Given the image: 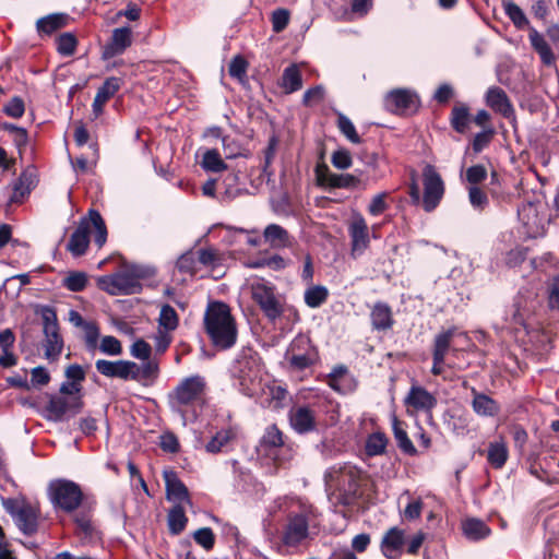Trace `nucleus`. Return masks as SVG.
Wrapping results in <instances>:
<instances>
[{
    "mask_svg": "<svg viewBox=\"0 0 559 559\" xmlns=\"http://www.w3.org/2000/svg\"><path fill=\"white\" fill-rule=\"evenodd\" d=\"M321 513L309 502H292L281 531V540L288 548H297L313 540L321 530Z\"/></svg>",
    "mask_w": 559,
    "mask_h": 559,
    "instance_id": "1",
    "label": "nucleus"
},
{
    "mask_svg": "<svg viewBox=\"0 0 559 559\" xmlns=\"http://www.w3.org/2000/svg\"><path fill=\"white\" fill-rule=\"evenodd\" d=\"M205 331L216 348L229 349L237 341V325L230 308L222 301L210 302L204 314Z\"/></svg>",
    "mask_w": 559,
    "mask_h": 559,
    "instance_id": "2",
    "label": "nucleus"
},
{
    "mask_svg": "<svg viewBox=\"0 0 559 559\" xmlns=\"http://www.w3.org/2000/svg\"><path fill=\"white\" fill-rule=\"evenodd\" d=\"M258 354L252 348H243L237 356L231 376L234 385L246 396L254 397L261 388V368Z\"/></svg>",
    "mask_w": 559,
    "mask_h": 559,
    "instance_id": "3",
    "label": "nucleus"
},
{
    "mask_svg": "<svg viewBox=\"0 0 559 559\" xmlns=\"http://www.w3.org/2000/svg\"><path fill=\"white\" fill-rule=\"evenodd\" d=\"M205 380L201 376H190L182 379L167 395L171 411L186 417L189 408H193L203 402Z\"/></svg>",
    "mask_w": 559,
    "mask_h": 559,
    "instance_id": "4",
    "label": "nucleus"
},
{
    "mask_svg": "<svg viewBox=\"0 0 559 559\" xmlns=\"http://www.w3.org/2000/svg\"><path fill=\"white\" fill-rule=\"evenodd\" d=\"M503 9L506 15L511 20L518 29L530 27L528 39L531 46L538 53L543 64L547 67L554 66L556 62V57L551 47L536 28L530 26V21L523 10L512 1L504 2Z\"/></svg>",
    "mask_w": 559,
    "mask_h": 559,
    "instance_id": "5",
    "label": "nucleus"
},
{
    "mask_svg": "<svg viewBox=\"0 0 559 559\" xmlns=\"http://www.w3.org/2000/svg\"><path fill=\"white\" fill-rule=\"evenodd\" d=\"M284 359L289 371H305L320 361L318 347L306 334L296 335L289 343Z\"/></svg>",
    "mask_w": 559,
    "mask_h": 559,
    "instance_id": "6",
    "label": "nucleus"
},
{
    "mask_svg": "<svg viewBox=\"0 0 559 559\" xmlns=\"http://www.w3.org/2000/svg\"><path fill=\"white\" fill-rule=\"evenodd\" d=\"M48 497L55 510L72 513L83 501L81 487L68 479H56L48 486Z\"/></svg>",
    "mask_w": 559,
    "mask_h": 559,
    "instance_id": "7",
    "label": "nucleus"
},
{
    "mask_svg": "<svg viewBox=\"0 0 559 559\" xmlns=\"http://www.w3.org/2000/svg\"><path fill=\"white\" fill-rule=\"evenodd\" d=\"M2 507L23 534L31 536L37 532L38 510L25 498H2Z\"/></svg>",
    "mask_w": 559,
    "mask_h": 559,
    "instance_id": "8",
    "label": "nucleus"
},
{
    "mask_svg": "<svg viewBox=\"0 0 559 559\" xmlns=\"http://www.w3.org/2000/svg\"><path fill=\"white\" fill-rule=\"evenodd\" d=\"M251 296L271 322L282 317L284 304L276 294L274 285L267 282H255L251 285Z\"/></svg>",
    "mask_w": 559,
    "mask_h": 559,
    "instance_id": "9",
    "label": "nucleus"
},
{
    "mask_svg": "<svg viewBox=\"0 0 559 559\" xmlns=\"http://www.w3.org/2000/svg\"><path fill=\"white\" fill-rule=\"evenodd\" d=\"M84 407L82 395L62 396L52 394L44 409V417L49 421H63L74 417Z\"/></svg>",
    "mask_w": 559,
    "mask_h": 559,
    "instance_id": "10",
    "label": "nucleus"
},
{
    "mask_svg": "<svg viewBox=\"0 0 559 559\" xmlns=\"http://www.w3.org/2000/svg\"><path fill=\"white\" fill-rule=\"evenodd\" d=\"M99 287L109 295H133L142 290L140 275L128 271L112 275L102 276L98 280Z\"/></svg>",
    "mask_w": 559,
    "mask_h": 559,
    "instance_id": "11",
    "label": "nucleus"
},
{
    "mask_svg": "<svg viewBox=\"0 0 559 559\" xmlns=\"http://www.w3.org/2000/svg\"><path fill=\"white\" fill-rule=\"evenodd\" d=\"M41 319L45 335V357L49 360H56L63 348V340L59 333L56 311L52 308H45L41 313Z\"/></svg>",
    "mask_w": 559,
    "mask_h": 559,
    "instance_id": "12",
    "label": "nucleus"
},
{
    "mask_svg": "<svg viewBox=\"0 0 559 559\" xmlns=\"http://www.w3.org/2000/svg\"><path fill=\"white\" fill-rule=\"evenodd\" d=\"M423 207L432 212L441 202L444 194V182L433 165L427 164L423 169Z\"/></svg>",
    "mask_w": 559,
    "mask_h": 559,
    "instance_id": "13",
    "label": "nucleus"
},
{
    "mask_svg": "<svg viewBox=\"0 0 559 559\" xmlns=\"http://www.w3.org/2000/svg\"><path fill=\"white\" fill-rule=\"evenodd\" d=\"M290 428L298 435H308L318 431V414L310 405H295L288 412Z\"/></svg>",
    "mask_w": 559,
    "mask_h": 559,
    "instance_id": "14",
    "label": "nucleus"
},
{
    "mask_svg": "<svg viewBox=\"0 0 559 559\" xmlns=\"http://www.w3.org/2000/svg\"><path fill=\"white\" fill-rule=\"evenodd\" d=\"M384 108L395 115L414 112L418 109L420 102L417 94L407 88L390 91L384 97Z\"/></svg>",
    "mask_w": 559,
    "mask_h": 559,
    "instance_id": "15",
    "label": "nucleus"
},
{
    "mask_svg": "<svg viewBox=\"0 0 559 559\" xmlns=\"http://www.w3.org/2000/svg\"><path fill=\"white\" fill-rule=\"evenodd\" d=\"M538 203L526 202L518 209L520 222L530 237H537L544 233L545 219L539 215Z\"/></svg>",
    "mask_w": 559,
    "mask_h": 559,
    "instance_id": "16",
    "label": "nucleus"
},
{
    "mask_svg": "<svg viewBox=\"0 0 559 559\" xmlns=\"http://www.w3.org/2000/svg\"><path fill=\"white\" fill-rule=\"evenodd\" d=\"M485 102L495 112L511 122H515V110L507 93L499 86H490L485 95Z\"/></svg>",
    "mask_w": 559,
    "mask_h": 559,
    "instance_id": "17",
    "label": "nucleus"
},
{
    "mask_svg": "<svg viewBox=\"0 0 559 559\" xmlns=\"http://www.w3.org/2000/svg\"><path fill=\"white\" fill-rule=\"evenodd\" d=\"M132 45V31L129 26L112 31L109 41L104 45L102 58L108 60L122 55Z\"/></svg>",
    "mask_w": 559,
    "mask_h": 559,
    "instance_id": "18",
    "label": "nucleus"
},
{
    "mask_svg": "<svg viewBox=\"0 0 559 559\" xmlns=\"http://www.w3.org/2000/svg\"><path fill=\"white\" fill-rule=\"evenodd\" d=\"M405 544V531L397 526H393L382 536L380 549L386 559H396L402 555Z\"/></svg>",
    "mask_w": 559,
    "mask_h": 559,
    "instance_id": "19",
    "label": "nucleus"
},
{
    "mask_svg": "<svg viewBox=\"0 0 559 559\" xmlns=\"http://www.w3.org/2000/svg\"><path fill=\"white\" fill-rule=\"evenodd\" d=\"M91 222L86 217L81 218L78 227L72 233L66 249L78 258L85 254L90 245Z\"/></svg>",
    "mask_w": 559,
    "mask_h": 559,
    "instance_id": "20",
    "label": "nucleus"
},
{
    "mask_svg": "<svg viewBox=\"0 0 559 559\" xmlns=\"http://www.w3.org/2000/svg\"><path fill=\"white\" fill-rule=\"evenodd\" d=\"M163 476L165 480L167 499L179 504H181V502L191 504L188 488L180 480L177 473L175 471L168 469L164 471Z\"/></svg>",
    "mask_w": 559,
    "mask_h": 559,
    "instance_id": "21",
    "label": "nucleus"
},
{
    "mask_svg": "<svg viewBox=\"0 0 559 559\" xmlns=\"http://www.w3.org/2000/svg\"><path fill=\"white\" fill-rule=\"evenodd\" d=\"M471 406L473 412L479 417H496L501 412L500 404L486 393L472 389Z\"/></svg>",
    "mask_w": 559,
    "mask_h": 559,
    "instance_id": "22",
    "label": "nucleus"
},
{
    "mask_svg": "<svg viewBox=\"0 0 559 559\" xmlns=\"http://www.w3.org/2000/svg\"><path fill=\"white\" fill-rule=\"evenodd\" d=\"M370 323L373 331L386 332L395 323L392 308L384 301H377L370 310Z\"/></svg>",
    "mask_w": 559,
    "mask_h": 559,
    "instance_id": "23",
    "label": "nucleus"
},
{
    "mask_svg": "<svg viewBox=\"0 0 559 559\" xmlns=\"http://www.w3.org/2000/svg\"><path fill=\"white\" fill-rule=\"evenodd\" d=\"M404 403L416 411L431 412L436 407L438 401L435 395L425 388L413 385L406 395Z\"/></svg>",
    "mask_w": 559,
    "mask_h": 559,
    "instance_id": "24",
    "label": "nucleus"
},
{
    "mask_svg": "<svg viewBox=\"0 0 559 559\" xmlns=\"http://www.w3.org/2000/svg\"><path fill=\"white\" fill-rule=\"evenodd\" d=\"M348 230L353 253L365 251L369 246V230L366 219L361 215L355 216Z\"/></svg>",
    "mask_w": 559,
    "mask_h": 559,
    "instance_id": "25",
    "label": "nucleus"
},
{
    "mask_svg": "<svg viewBox=\"0 0 559 559\" xmlns=\"http://www.w3.org/2000/svg\"><path fill=\"white\" fill-rule=\"evenodd\" d=\"M38 182L35 168H27L21 173L20 177L13 185V194L11 202L20 203L36 187Z\"/></svg>",
    "mask_w": 559,
    "mask_h": 559,
    "instance_id": "26",
    "label": "nucleus"
},
{
    "mask_svg": "<svg viewBox=\"0 0 559 559\" xmlns=\"http://www.w3.org/2000/svg\"><path fill=\"white\" fill-rule=\"evenodd\" d=\"M284 445L283 432L276 425L266 427L260 439L258 451L266 456H274L276 451Z\"/></svg>",
    "mask_w": 559,
    "mask_h": 559,
    "instance_id": "27",
    "label": "nucleus"
},
{
    "mask_svg": "<svg viewBox=\"0 0 559 559\" xmlns=\"http://www.w3.org/2000/svg\"><path fill=\"white\" fill-rule=\"evenodd\" d=\"M443 424L449 431L463 437L469 432L471 416L461 411H447Z\"/></svg>",
    "mask_w": 559,
    "mask_h": 559,
    "instance_id": "28",
    "label": "nucleus"
},
{
    "mask_svg": "<svg viewBox=\"0 0 559 559\" xmlns=\"http://www.w3.org/2000/svg\"><path fill=\"white\" fill-rule=\"evenodd\" d=\"M329 187L333 189H360L366 190L369 186L368 179L360 178L355 174H334L329 175Z\"/></svg>",
    "mask_w": 559,
    "mask_h": 559,
    "instance_id": "29",
    "label": "nucleus"
},
{
    "mask_svg": "<svg viewBox=\"0 0 559 559\" xmlns=\"http://www.w3.org/2000/svg\"><path fill=\"white\" fill-rule=\"evenodd\" d=\"M263 237L272 248L282 249L292 246V237L288 231L277 224H270L265 227Z\"/></svg>",
    "mask_w": 559,
    "mask_h": 559,
    "instance_id": "30",
    "label": "nucleus"
},
{
    "mask_svg": "<svg viewBox=\"0 0 559 559\" xmlns=\"http://www.w3.org/2000/svg\"><path fill=\"white\" fill-rule=\"evenodd\" d=\"M487 462L495 469H501L509 457V450L503 439L489 442L487 448Z\"/></svg>",
    "mask_w": 559,
    "mask_h": 559,
    "instance_id": "31",
    "label": "nucleus"
},
{
    "mask_svg": "<svg viewBox=\"0 0 559 559\" xmlns=\"http://www.w3.org/2000/svg\"><path fill=\"white\" fill-rule=\"evenodd\" d=\"M464 536L473 542L485 539L491 533L490 527L479 519H467L462 523Z\"/></svg>",
    "mask_w": 559,
    "mask_h": 559,
    "instance_id": "32",
    "label": "nucleus"
},
{
    "mask_svg": "<svg viewBox=\"0 0 559 559\" xmlns=\"http://www.w3.org/2000/svg\"><path fill=\"white\" fill-rule=\"evenodd\" d=\"M392 430L394 439L400 450L409 456L416 455L417 449L413 444L412 440L408 438V435L404 429V423L399 420L396 416H393L392 418Z\"/></svg>",
    "mask_w": 559,
    "mask_h": 559,
    "instance_id": "33",
    "label": "nucleus"
},
{
    "mask_svg": "<svg viewBox=\"0 0 559 559\" xmlns=\"http://www.w3.org/2000/svg\"><path fill=\"white\" fill-rule=\"evenodd\" d=\"M97 372L107 378H118L124 380L126 360L110 361L106 359H97L95 362Z\"/></svg>",
    "mask_w": 559,
    "mask_h": 559,
    "instance_id": "34",
    "label": "nucleus"
},
{
    "mask_svg": "<svg viewBox=\"0 0 559 559\" xmlns=\"http://www.w3.org/2000/svg\"><path fill=\"white\" fill-rule=\"evenodd\" d=\"M188 518L186 516L185 509L181 504L176 503L169 509L167 515V525L171 535H179L187 526Z\"/></svg>",
    "mask_w": 559,
    "mask_h": 559,
    "instance_id": "35",
    "label": "nucleus"
},
{
    "mask_svg": "<svg viewBox=\"0 0 559 559\" xmlns=\"http://www.w3.org/2000/svg\"><path fill=\"white\" fill-rule=\"evenodd\" d=\"M545 300L548 311L559 313V275H552L545 282Z\"/></svg>",
    "mask_w": 559,
    "mask_h": 559,
    "instance_id": "36",
    "label": "nucleus"
},
{
    "mask_svg": "<svg viewBox=\"0 0 559 559\" xmlns=\"http://www.w3.org/2000/svg\"><path fill=\"white\" fill-rule=\"evenodd\" d=\"M281 86L284 88L285 93L292 94L297 92L302 86V76L301 72L297 64L293 63L285 68L282 75V84Z\"/></svg>",
    "mask_w": 559,
    "mask_h": 559,
    "instance_id": "37",
    "label": "nucleus"
},
{
    "mask_svg": "<svg viewBox=\"0 0 559 559\" xmlns=\"http://www.w3.org/2000/svg\"><path fill=\"white\" fill-rule=\"evenodd\" d=\"M456 329L450 328L445 331L438 333L435 336L432 356H436V359L444 358L450 349L451 341L455 335Z\"/></svg>",
    "mask_w": 559,
    "mask_h": 559,
    "instance_id": "38",
    "label": "nucleus"
},
{
    "mask_svg": "<svg viewBox=\"0 0 559 559\" xmlns=\"http://www.w3.org/2000/svg\"><path fill=\"white\" fill-rule=\"evenodd\" d=\"M74 523L76 525V535L84 540H93L97 536V531L94 527L91 515L87 512H79L74 516Z\"/></svg>",
    "mask_w": 559,
    "mask_h": 559,
    "instance_id": "39",
    "label": "nucleus"
},
{
    "mask_svg": "<svg viewBox=\"0 0 559 559\" xmlns=\"http://www.w3.org/2000/svg\"><path fill=\"white\" fill-rule=\"evenodd\" d=\"M329 298V289L323 285L309 286L304 294L305 304L309 308L321 307Z\"/></svg>",
    "mask_w": 559,
    "mask_h": 559,
    "instance_id": "40",
    "label": "nucleus"
},
{
    "mask_svg": "<svg viewBox=\"0 0 559 559\" xmlns=\"http://www.w3.org/2000/svg\"><path fill=\"white\" fill-rule=\"evenodd\" d=\"M451 127L459 133H465L471 122L469 109L466 105L454 106L450 118Z\"/></svg>",
    "mask_w": 559,
    "mask_h": 559,
    "instance_id": "41",
    "label": "nucleus"
},
{
    "mask_svg": "<svg viewBox=\"0 0 559 559\" xmlns=\"http://www.w3.org/2000/svg\"><path fill=\"white\" fill-rule=\"evenodd\" d=\"M66 14H50L37 21L36 26L38 33L50 35L62 28L67 23Z\"/></svg>",
    "mask_w": 559,
    "mask_h": 559,
    "instance_id": "42",
    "label": "nucleus"
},
{
    "mask_svg": "<svg viewBox=\"0 0 559 559\" xmlns=\"http://www.w3.org/2000/svg\"><path fill=\"white\" fill-rule=\"evenodd\" d=\"M201 167L209 173H221L227 169V165L216 148L206 150L204 152Z\"/></svg>",
    "mask_w": 559,
    "mask_h": 559,
    "instance_id": "43",
    "label": "nucleus"
},
{
    "mask_svg": "<svg viewBox=\"0 0 559 559\" xmlns=\"http://www.w3.org/2000/svg\"><path fill=\"white\" fill-rule=\"evenodd\" d=\"M277 145L278 140L273 135L269 139L267 145L263 151L264 162L262 165L261 178L265 177L267 182L271 181L272 177L274 176V171L271 168V165L275 158Z\"/></svg>",
    "mask_w": 559,
    "mask_h": 559,
    "instance_id": "44",
    "label": "nucleus"
},
{
    "mask_svg": "<svg viewBox=\"0 0 559 559\" xmlns=\"http://www.w3.org/2000/svg\"><path fill=\"white\" fill-rule=\"evenodd\" d=\"M87 221L91 222V228H95V236L94 241L95 243L100 248L105 245L107 240V228L105 225V222L96 210H90L88 211V217H86Z\"/></svg>",
    "mask_w": 559,
    "mask_h": 559,
    "instance_id": "45",
    "label": "nucleus"
},
{
    "mask_svg": "<svg viewBox=\"0 0 559 559\" xmlns=\"http://www.w3.org/2000/svg\"><path fill=\"white\" fill-rule=\"evenodd\" d=\"M388 438L382 432H373L366 440V453L369 456L381 455L385 452Z\"/></svg>",
    "mask_w": 559,
    "mask_h": 559,
    "instance_id": "46",
    "label": "nucleus"
},
{
    "mask_svg": "<svg viewBox=\"0 0 559 559\" xmlns=\"http://www.w3.org/2000/svg\"><path fill=\"white\" fill-rule=\"evenodd\" d=\"M179 323L176 310L168 304L164 305L159 312L158 324L162 331L170 332L177 329Z\"/></svg>",
    "mask_w": 559,
    "mask_h": 559,
    "instance_id": "47",
    "label": "nucleus"
},
{
    "mask_svg": "<svg viewBox=\"0 0 559 559\" xmlns=\"http://www.w3.org/2000/svg\"><path fill=\"white\" fill-rule=\"evenodd\" d=\"M234 438V432L230 429H222L212 437L206 443L205 450L209 453H218L225 445Z\"/></svg>",
    "mask_w": 559,
    "mask_h": 559,
    "instance_id": "48",
    "label": "nucleus"
},
{
    "mask_svg": "<svg viewBox=\"0 0 559 559\" xmlns=\"http://www.w3.org/2000/svg\"><path fill=\"white\" fill-rule=\"evenodd\" d=\"M337 128L340 132L352 143L359 144L361 142L356 128L352 120L343 112H337Z\"/></svg>",
    "mask_w": 559,
    "mask_h": 559,
    "instance_id": "49",
    "label": "nucleus"
},
{
    "mask_svg": "<svg viewBox=\"0 0 559 559\" xmlns=\"http://www.w3.org/2000/svg\"><path fill=\"white\" fill-rule=\"evenodd\" d=\"M159 376V362L155 358L142 360L141 383H153Z\"/></svg>",
    "mask_w": 559,
    "mask_h": 559,
    "instance_id": "50",
    "label": "nucleus"
},
{
    "mask_svg": "<svg viewBox=\"0 0 559 559\" xmlns=\"http://www.w3.org/2000/svg\"><path fill=\"white\" fill-rule=\"evenodd\" d=\"M76 38L71 33H63L56 39L57 51L64 57H70L75 52Z\"/></svg>",
    "mask_w": 559,
    "mask_h": 559,
    "instance_id": "51",
    "label": "nucleus"
},
{
    "mask_svg": "<svg viewBox=\"0 0 559 559\" xmlns=\"http://www.w3.org/2000/svg\"><path fill=\"white\" fill-rule=\"evenodd\" d=\"M121 87V79L116 76L107 78L104 83L98 87L96 95L106 103L115 96Z\"/></svg>",
    "mask_w": 559,
    "mask_h": 559,
    "instance_id": "52",
    "label": "nucleus"
},
{
    "mask_svg": "<svg viewBox=\"0 0 559 559\" xmlns=\"http://www.w3.org/2000/svg\"><path fill=\"white\" fill-rule=\"evenodd\" d=\"M197 257L192 250L182 253L177 260V269L180 273L194 275L197 273Z\"/></svg>",
    "mask_w": 559,
    "mask_h": 559,
    "instance_id": "53",
    "label": "nucleus"
},
{
    "mask_svg": "<svg viewBox=\"0 0 559 559\" xmlns=\"http://www.w3.org/2000/svg\"><path fill=\"white\" fill-rule=\"evenodd\" d=\"M63 285L70 292H82L87 285V276L84 272H71L63 281Z\"/></svg>",
    "mask_w": 559,
    "mask_h": 559,
    "instance_id": "54",
    "label": "nucleus"
},
{
    "mask_svg": "<svg viewBox=\"0 0 559 559\" xmlns=\"http://www.w3.org/2000/svg\"><path fill=\"white\" fill-rule=\"evenodd\" d=\"M248 62L240 56H235L228 67L229 75L239 82H242L247 76Z\"/></svg>",
    "mask_w": 559,
    "mask_h": 559,
    "instance_id": "55",
    "label": "nucleus"
},
{
    "mask_svg": "<svg viewBox=\"0 0 559 559\" xmlns=\"http://www.w3.org/2000/svg\"><path fill=\"white\" fill-rule=\"evenodd\" d=\"M388 197L389 192L386 191L373 195L368 205V213L371 216H379L383 214L389 209V203L386 202Z\"/></svg>",
    "mask_w": 559,
    "mask_h": 559,
    "instance_id": "56",
    "label": "nucleus"
},
{
    "mask_svg": "<svg viewBox=\"0 0 559 559\" xmlns=\"http://www.w3.org/2000/svg\"><path fill=\"white\" fill-rule=\"evenodd\" d=\"M289 19H290V13L287 9L280 8V9L274 10L271 15L273 32H275V33L283 32L287 27V25L289 23Z\"/></svg>",
    "mask_w": 559,
    "mask_h": 559,
    "instance_id": "57",
    "label": "nucleus"
},
{
    "mask_svg": "<svg viewBox=\"0 0 559 559\" xmlns=\"http://www.w3.org/2000/svg\"><path fill=\"white\" fill-rule=\"evenodd\" d=\"M468 200L475 210L483 211L488 204L487 194L477 186L468 188Z\"/></svg>",
    "mask_w": 559,
    "mask_h": 559,
    "instance_id": "58",
    "label": "nucleus"
},
{
    "mask_svg": "<svg viewBox=\"0 0 559 559\" xmlns=\"http://www.w3.org/2000/svg\"><path fill=\"white\" fill-rule=\"evenodd\" d=\"M2 111L11 118L19 119L25 112L24 100L20 96L12 97L4 106Z\"/></svg>",
    "mask_w": 559,
    "mask_h": 559,
    "instance_id": "59",
    "label": "nucleus"
},
{
    "mask_svg": "<svg viewBox=\"0 0 559 559\" xmlns=\"http://www.w3.org/2000/svg\"><path fill=\"white\" fill-rule=\"evenodd\" d=\"M99 349L102 353L110 356H119L122 354L121 342L111 335L102 338Z\"/></svg>",
    "mask_w": 559,
    "mask_h": 559,
    "instance_id": "60",
    "label": "nucleus"
},
{
    "mask_svg": "<svg viewBox=\"0 0 559 559\" xmlns=\"http://www.w3.org/2000/svg\"><path fill=\"white\" fill-rule=\"evenodd\" d=\"M195 543L205 550H211L215 544V535L210 527H202L193 533Z\"/></svg>",
    "mask_w": 559,
    "mask_h": 559,
    "instance_id": "61",
    "label": "nucleus"
},
{
    "mask_svg": "<svg viewBox=\"0 0 559 559\" xmlns=\"http://www.w3.org/2000/svg\"><path fill=\"white\" fill-rule=\"evenodd\" d=\"M130 354L136 359L147 360L152 358V347L146 341L139 338L131 345Z\"/></svg>",
    "mask_w": 559,
    "mask_h": 559,
    "instance_id": "62",
    "label": "nucleus"
},
{
    "mask_svg": "<svg viewBox=\"0 0 559 559\" xmlns=\"http://www.w3.org/2000/svg\"><path fill=\"white\" fill-rule=\"evenodd\" d=\"M332 165L341 170L348 169L353 164V158L349 151L345 148H340L333 152L331 156Z\"/></svg>",
    "mask_w": 559,
    "mask_h": 559,
    "instance_id": "63",
    "label": "nucleus"
},
{
    "mask_svg": "<svg viewBox=\"0 0 559 559\" xmlns=\"http://www.w3.org/2000/svg\"><path fill=\"white\" fill-rule=\"evenodd\" d=\"M222 142L224 155L227 159L236 158L238 156H246V154H243V148L236 140L231 139L230 136H223Z\"/></svg>",
    "mask_w": 559,
    "mask_h": 559,
    "instance_id": "64",
    "label": "nucleus"
}]
</instances>
